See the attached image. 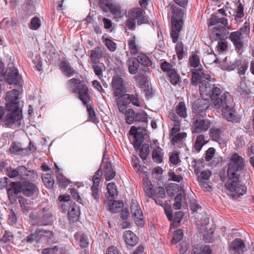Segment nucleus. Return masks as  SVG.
<instances>
[{"label": "nucleus", "instance_id": "obj_40", "mask_svg": "<svg viewBox=\"0 0 254 254\" xmlns=\"http://www.w3.org/2000/svg\"><path fill=\"white\" fill-rule=\"evenodd\" d=\"M172 84L175 85L180 81V76L175 70H170L167 74Z\"/></svg>", "mask_w": 254, "mask_h": 254}, {"label": "nucleus", "instance_id": "obj_43", "mask_svg": "<svg viewBox=\"0 0 254 254\" xmlns=\"http://www.w3.org/2000/svg\"><path fill=\"white\" fill-rule=\"evenodd\" d=\"M221 131L219 128H212L209 131V135L213 140L219 142L221 140Z\"/></svg>", "mask_w": 254, "mask_h": 254}, {"label": "nucleus", "instance_id": "obj_22", "mask_svg": "<svg viewBox=\"0 0 254 254\" xmlns=\"http://www.w3.org/2000/svg\"><path fill=\"white\" fill-rule=\"evenodd\" d=\"M60 67L65 75L70 77L76 73V71L70 66L69 63L67 61H62L60 64Z\"/></svg>", "mask_w": 254, "mask_h": 254}, {"label": "nucleus", "instance_id": "obj_29", "mask_svg": "<svg viewBox=\"0 0 254 254\" xmlns=\"http://www.w3.org/2000/svg\"><path fill=\"white\" fill-rule=\"evenodd\" d=\"M79 214L80 210L79 207L76 204H73L69 209L68 218L71 221H76L78 219Z\"/></svg>", "mask_w": 254, "mask_h": 254}, {"label": "nucleus", "instance_id": "obj_32", "mask_svg": "<svg viewBox=\"0 0 254 254\" xmlns=\"http://www.w3.org/2000/svg\"><path fill=\"white\" fill-rule=\"evenodd\" d=\"M166 196L165 189L163 187H158L153 189V191L150 196L152 199L161 198L162 199Z\"/></svg>", "mask_w": 254, "mask_h": 254}, {"label": "nucleus", "instance_id": "obj_19", "mask_svg": "<svg viewBox=\"0 0 254 254\" xmlns=\"http://www.w3.org/2000/svg\"><path fill=\"white\" fill-rule=\"evenodd\" d=\"M244 36L243 33L240 31H237L231 33L229 39L233 43L235 48L239 50L242 49L243 47V39Z\"/></svg>", "mask_w": 254, "mask_h": 254}, {"label": "nucleus", "instance_id": "obj_45", "mask_svg": "<svg viewBox=\"0 0 254 254\" xmlns=\"http://www.w3.org/2000/svg\"><path fill=\"white\" fill-rule=\"evenodd\" d=\"M126 116V120L127 124L130 125L135 121L136 113L133 109H129L124 113Z\"/></svg>", "mask_w": 254, "mask_h": 254}, {"label": "nucleus", "instance_id": "obj_36", "mask_svg": "<svg viewBox=\"0 0 254 254\" xmlns=\"http://www.w3.org/2000/svg\"><path fill=\"white\" fill-rule=\"evenodd\" d=\"M117 97V98L116 99V102L119 111L122 113L127 112V104H128L127 101L126 102L123 96Z\"/></svg>", "mask_w": 254, "mask_h": 254}, {"label": "nucleus", "instance_id": "obj_20", "mask_svg": "<svg viewBox=\"0 0 254 254\" xmlns=\"http://www.w3.org/2000/svg\"><path fill=\"white\" fill-rule=\"evenodd\" d=\"M182 20L172 19V32L171 36L173 43H176L178 40L180 32L181 30Z\"/></svg>", "mask_w": 254, "mask_h": 254}, {"label": "nucleus", "instance_id": "obj_8", "mask_svg": "<svg viewBox=\"0 0 254 254\" xmlns=\"http://www.w3.org/2000/svg\"><path fill=\"white\" fill-rule=\"evenodd\" d=\"M244 167L245 162L243 158L235 153L231 157L227 174L230 176L240 175L239 172L244 169Z\"/></svg>", "mask_w": 254, "mask_h": 254}, {"label": "nucleus", "instance_id": "obj_52", "mask_svg": "<svg viewBox=\"0 0 254 254\" xmlns=\"http://www.w3.org/2000/svg\"><path fill=\"white\" fill-rule=\"evenodd\" d=\"M139 150V156L143 159H146L149 152V146L147 144H143Z\"/></svg>", "mask_w": 254, "mask_h": 254}, {"label": "nucleus", "instance_id": "obj_41", "mask_svg": "<svg viewBox=\"0 0 254 254\" xmlns=\"http://www.w3.org/2000/svg\"><path fill=\"white\" fill-rule=\"evenodd\" d=\"M128 45L131 54L136 55L138 53L139 47L136 45L134 36H131L128 40Z\"/></svg>", "mask_w": 254, "mask_h": 254}, {"label": "nucleus", "instance_id": "obj_61", "mask_svg": "<svg viewBox=\"0 0 254 254\" xmlns=\"http://www.w3.org/2000/svg\"><path fill=\"white\" fill-rule=\"evenodd\" d=\"M27 168L23 166H21L17 168V179H21L24 180L25 175L27 173Z\"/></svg>", "mask_w": 254, "mask_h": 254}, {"label": "nucleus", "instance_id": "obj_57", "mask_svg": "<svg viewBox=\"0 0 254 254\" xmlns=\"http://www.w3.org/2000/svg\"><path fill=\"white\" fill-rule=\"evenodd\" d=\"M169 180L180 183L183 181V177L180 175L177 174L175 172H169L168 173Z\"/></svg>", "mask_w": 254, "mask_h": 254}, {"label": "nucleus", "instance_id": "obj_58", "mask_svg": "<svg viewBox=\"0 0 254 254\" xmlns=\"http://www.w3.org/2000/svg\"><path fill=\"white\" fill-rule=\"evenodd\" d=\"M190 65L193 67H197L200 64L199 57L196 54L190 56L189 59Z\"/></svg>", "mask_w": 254, "mask_h": 254}, {"label": "nucleus", "instance_id": "obj_26", "mask_svg": "<svg viewBox=\"0 0 254 254\" xmlns=\"http://www.w3.org/2000/svg\"><path fill=\"white\" fill-rule=\"evenodd\" d=\"M139 64L144 66L143 69L145 72L149 70L148 67L152 64V62L148 57L144 54H140L136 58Z\"/></svg>", "mask_w": 254, "mask_h": 254}, {"label": "nucleus", "instance_id": "obj_11", "mask_svg": "<svg viewBox=\"0 0 254 254\" xmlns=\"http://www.w3.org/2000/svg\"><path fill=\"white\" fill-rule=\"evenodd\" d=\"M39 189L36 185L27 181L22 183L17 182V194L18 192H22L23 195L31 197L37 194Z\"/></svg>", "mask_w": 254, "mask_h": 254}, {"label": "nucleus", "instance_id": "obj_2", "mask_svg": "<svg viewBox=\"0 0 254 254\" xmlns=\"http://www.w3.org/2000/svg\"><path fill=\"white\" fill-rule=\"evenodd\" d=\"M208 26H214L211 31V36L215 41L226 39L229 35L228 29H230L228 20L225 17H220L212 14L208 22Z\"/></svg>", "mask_w": 254, "mask_h": 254}, {"label": "nucleus", "instance_id": "obj_48", "mask_svg": "<svg viewBox=\"0 0 254 254\" xmlns=\"http://www.w3.org/2000/svg\"><path fill=\"white\" fill-rule=\"evenodd\" d=\"M40 234H41V239L47 240V242L49 243L53 242L54 240V234L51 231L43 230H40Z\"/></svg>", "mask_w": 254, "mask_h": 254}, {"label": "nucleus", "instance_id": "obj_62", "mask_svg": "<svg viewBox=\"0 0 254 254\" xmlns=\"http://www.w3.org/2000/svg\"><path fill=\"white\" fill-rule=\"evenodd\" d=\"M102 169L101 167L95 173V174L93 177V185L99 186L100 179L102 176Z\"/></svg>", "mask_w": 254, "mask_h": 254}, {"label": "nucleus", "instance_id": "obj_37", "mask_svg": "<svg viewBox=\"0 0 254 254\" xmlns=\"http://www.w3.org/2000/svg\"><path fill=\"white\" fill-rule=\"evenodd\" d=\"M57 182L60 187L65 188L68 185L69 181L61 172L57 173Z\"/></svg>", "mask_w": 254, "mask_h": 254}, {"label": "nucleus", "instance_id": "obj_55", "mask_svg": "<svg viewBox=\"0 0 254 254\" xmlns=\"http://www.w3.org/2000/svg\"><path fill=\"white\" fill-rule=\"evenodd\" d=\"M183 231L182 229H179L175 231L174 233L173 238L172 240L173 244H176L181 241L183 238Z\"/></svg>", "mask_w": 254, "mask_h": 254}, {"label": "nucleus", "instance_id": "obj_6", "mask_svg": "<svg viewBox=\"0 0 254 254\" xmlns=\"http://www.w3.org/2000/svg\"><path fill=\"white\" fill-rule=\"evenodd\" d=\"M143 10L140 8H135L128 11V18L126 22V26L131 30L135 28L136 23L138 25L145 23V19L143 16Z\"/></svg>", "mask_w": 254, "mask_h": 254}, {"label": "nucleus", "instance_id": "obj_54", "mask_svg": "<svg viewBox=\"0 0 254 254\" xmlns=\"http://www.w3.org/2000/svg\"><path fill=\"white\" fill-rule=\"evenodd\" d=\"M175 49L179 60H181L184 57V45L182 42H177Z\"/></svg>", "mask_w": 254, "mask_h": 254}, {"label": "nucleus", "instance_id": "obj_15", "mask_svg": "<svg viewBox=\"0 0 254 254\" xmlns=\"http://www.w3.org/2000/svg\"><path fill=\"white\" fill-rule=\"evenodd\" d=\"M112 87L115 97L123 96L127 92L126 87L123 79L120 76H114L112 81Z\"/></svg>", "mask_w": 254, "mask_h": 254}, {"label": "nucleus", "instance_id": "obj_63", "mask_svg": "<svg viewBox=\"0 0 254 254\" xmlns=\"http://www.w3.org/2000/svg\"><path fill=\"white\" fill-rule=\"evenodd\" d=\"M24 180L34 181L37 178V174L34 170H27Z\"/></svg>", "mask_w": 254, "mask_h": 254}, {"label": "nucleus", "instance_id": "obj_16", "mask_svg": "<svg viewBox=\"0 0 254 254\" xmlns=\"http://www.w3.org/2000/svg\"><path fill=\"white\" fill-rule=\"evenodd\" d=\"M129 133L134 138L133 147L135 149H138L142 143L144 134L145 129H142L140 127H132L130 129Z\"/></svg>", "mask_w": 254, "mask_h": 254}, {"label": "nucleus", "instance_id": "obj_64", "mask_svg": "<svg viewBox=\"0 0 254 254\" xmlns=\"http://www.w3.org/2000/svg\"><path fill=\"white\" fill-rule=\"evenodd\" d=\"M107 48L112 52L115 51L117 49L116 44L110 39L106 38L104 42Z\"/></svg>", "mask_w": 254, "mask_h": 254}, {"label": "nucleus", "instance_id": "obj_53", "mask_svg": "<svg viewBox=\"0 0 254 254\" xmlns=\"http://www.w3.org/2000/svg\"><path fill=\"white\" fill-rule=\"evenodd\" d=\"M13 239V235L12 233L9 231H5V233L0 239V244L2 243H10Z\"/></svg>", "mask_w": 254, "mask_h": 254}, {"label": "nucleus", "instance_id": "obj_28", "mask_svg": "<svg viewBox=\"0 0 254 254\" xmlns=\"http://www.w3.org/2000/svg\"><path fill=\"white\" fill-rule=\"evenodd\" d=\"M123 206L122 201L111 200L109 204V209L112 213H118L122 210Z\"/></svg>", "mask_w": 254, "mask_h": 254}, {"label": "nucleus", "instance_id": "obj_39", "mask_svg": "<svg viewBox=\"0 0 254 254\" xmlns=\"http://www.w3.org/2000/svg\"><path fill=\"white\" fill-rule=\"evenodd\" d=\"M187 108L183 102H180L176 107V112L181 118H185L187 116Z\"/></svg>", "mask_w": 254, "mask_h": 254}, {"label": "nucleus", "instance_id": "obj_56", "mask_svg": "<svg viewBox=\"0 0 254 254\" xmlns=\"http://www.w3.org/2000/svg\"><path fill=\"white\" fill-rule=\"evenodd\" d=\"M41 25V21L40 18L37 16H35L32 18L29 28L33 30H37Z\"/></svg>", "mask_w": 254, "mask_h": 254}, {"label": "nucleus", "instance_id": "obj_10", "mask_svg": "<svg viewBox=\"0 0 254 254\" xmlns=\"http://www.w3.org/2000/svg\"><path fill=\"white\" fill-rule=\"evenodd\" d=\"M24 86V83L22 77L19 74L17 69V127L20 126V121L23 118L21 106H23V102L19 100L21 98L19 96L23 93Z\"/></svg>", "mask_w": 254, "mask_h": 254}, {"label": "nucleus", "instance_id": "obj_5", "mask_svg": "<svg viewBox=\"0 0 254 254\" xmlns=\"http://www.w3.org/2000/svg\"><path fill=\"white\" fill-rule=\"evenodd\" d=\"M192 132L200 133L207 131L211 125V121L202 114H197L192 115Z\"/></svg>", "mask_w": 254, "mask_h": 254}, {"label": "nucleus", "instance_id": "obj_12", "mask_svg": "<svg viewBox=\"0 0 254 254\" xmlns=\"http://www.w3.org/2000/svg\"><path fill=\"white\" fill-rule=\"evenodd\" d=\"M99 4L104 12L109 11L116 17L120 16L121 7L113 0H99Z\"/></svg>", "mask_w": 254, "mask_h": 254}, {"label": "nucleus", "instance_id": "obj_3", "mask_svg": "<svg viewBox=\"0 0 254 254\" xmlns=\"http://www.w3.org/2000/svg\"><path fill=\"white\" fill-rule=\"evenodd\" d=\"M8 178L4 177L0 179V190L6 188L7 194L10 203L8 206L9 219L13 224H16V182H10L8 185Z\"/></svg>", "mask_w": 254, "mask_h": 254}, {"label": "nucleus", "instance_id": "obj_47", "mask_svg": "<svg viewBox=\"0 0 254 254\" xmlns=\"http://www.w3.org/2000/svg\"><path fill=\"white\" fill-rule=\"evenodd\" d=\"M107 189L110 196L112 198H115L118 195V191L115 183H110L108 184Z\"/></svg>", "mask_w": 254, "mask_h": 254}, {"label": "nucleus", "instance_id": "obj_42", "mask_svg": "<svg viewBox=\"0 0 254 254\" xmlns=\"http://www.w3.org/2000/svg\"><path fill=\"white\" fill-rule=\"evenodd\" d=\"M53 222L52 215L50 213H45L43 215L42 218L37 222L38 225H51Z\"/></svg>", "mask_w": 254, "mask_h": 254}, {"label": "nucleus", "instance_id": "obj_33", "mask_svg": "<svg viewBox=\"0 0 254 254\" xmlns=\"http://www.w3.org/2000/svg\"><path fill=\"white\" fill-rule=\"evenodd\" d=\"M8 112L4 120L5 125H10L13 124L16 121V110H7Z\"/></svg>", "mask_w": 254, "mask_h": 254}, {"label": "nucleus", "instance_id": "obj_38", "mask_svg": "<svg viewBox=\"0 0 254 254\" xmlns=\"http://www.w3.org/2000/svg\"><path fill=\"white\" fill-rule=\"evenodd\" d=\"M138 96V95L136 93L132 94H127L125 95L124 97L129 101V102H127L128 104L131 103L134 106L140 107Z\"/></svg>", "mask_w": 254, "mask_h": 254}, {"label": "nucleus", "instance_id": "obj_46", "mask_svg": "<svg viewBox=\"0 0 254 254\" xmlns=\"http://www.w3.org/2000/svg\"><path fill=\"white\" fill-rule=\"evenodd\" d=\"M92 67L95 73V74L100 79H102L103 76V67L104 65L103 64H92Z\"/></svg>", "mask_w": 254, "mask_h": 254}, {"label": "nucleus", "instance_id": "obj_25", "mask_svg": "<svg viewBox=\"0 0 254 254\" xmlns=\"http://www.w3.org/2000/svg\"><path fill=\"white\" fill-rule=\"evenodd\" d=\"M124 238L127 244L130 246H134L137 243V237L131 231H126L124 233Z\"/></svg>", "mask_w": 254, "mask_h": 254}, {"label": "nucleus", "instance_id": "obj_23", "mask_svg": "<svg viewBox=\"0 0 254 254\" xmlns=\"http://www.w3.org/2000/svg\"><path fill=\"white\" fill-rule=\"evenodd\" d=\"M193 254H211L212 250L209 245L195 244L193 246Z\"/></svg>", "mask_w": 254, "mask_h": 254}, {"label": "nucleus", "instance_id": "obj_49", "mask_svg": "<svg viewBox=\"0 0 254 254\" xmlns=\"http://www.w3.org/2000/svg\"><path fill=\"white\" fill-rule=\"evenodd\" d=\"M148 115L144 111L136 113L135 121L147 123Z\"/></svg>", "mask_w": 254, "mask_h": 254}, {"label": "nucleus", "instance_id": "obj_7", "mask_svg": "<svg viewBox=\"0 0 254 254\" xmlns=\"http://www.w3.org/2000/svg\"><path fill=\"white\" fill-rule=\"evenodd\" d=\"M240 175L230 176L227 174L228 181L225 185L227 190L240 196L243 195L247 191L246 186L240 184Z\"/></svg>", "mask_w": 254, "mask_h": 254}, {"label": "nucleus", "instance_id": "obj_17", "mask_svg": "<svg viewBox=\"0 0 254 254\" xmlns=\"http://www.w3.org/2000/svg\"><path fill=\"white\" fill-rule=\"evenodd\" d=\"M130 211L135 224L138 226H142L144 224L142 212L138 203L134 200L131 201Z\"/></svg>", "mask_w": 254, "mask_h": 254}, {"label": "nucleus", "instance_id": "obj_18", "mask_svg": "<svg viewBox=\"0 0 254 254\" xmlns=\"http://www.w3.org/2000/svg\"><path fill=\"white\" fill-rule=\"evenodd\" d=\"M4 99L6 101L7 110H16V89L6 92Z\"/></svg>", "mask_w": 254, "mask_h": 254}, {"label": "nucleus", "instance_id": "obj_4", "mask_svg": "<svg viewBox=\"0 0 254 254\" xmlns=\"http://www.w3.org/2000/svg\"><path fill=\"white\" fill-rule=\"evenodd\" d=\"M68 87L72 93L77 95V97L86 105L90 100L87 86L78 78H72L68 80Z\"/></svg>", "mask_w": 254, "mask_h": 254}, {"label": "nucleus", "instance_id": "obj_50", "mask_svg": "<svg viewBox=\"0 0 254 254\" xmlns=\"http://www.w3.org/2000/svg\"><path fill=\"white\" fill-rule=\"evenodd\" d=\"M173 16L172 19H178L182 20V18L183 17L184 12L182 9L174 6L172 9Z\"/></svg>", "mask_w": 254, "mask_h": 254}, {"label": "nucleus", "instance_id": "obj_9", "mask_svg": "<svg viewBox=\"0 0 254 254\" xmlns=\"http://www.w3.org/2000/svg\"><path fill=\"white\" fill-rule=\"evenodd\" d=\"M192 77L191 79V84L193 85H197L199 84V92H200V87L202 84H206V87H211L212 89L216 87L214 84H210L207 81L211 79V76L201 71H198L196 69H193L191 71Z\"/></svg>", "mask_w": 254, "mask_h": 254}, {"label": "nucleus", "instance_id": "obj_14", "mask_svg": "<svg viewBox=\"0 0 254 254\" xmlns=\"http://www.w3.org/2000/svg\"><path fill=\"white\" fill-rule=\"evenodd\" d=\"M195 100L192 105V115L202 113L206 111L210 106V101L207 97Z\"/></svg>", "mask_w": 254, "mask_h": 254}, {"label": "nucleus", "instance_id": "obj_13", "mask_svg": "<svg viewBox=\"0 0 254 254\" xmlns=\"http://www.w3.org/2000/svg\"><path fill=\"white\" fill-rule=\"evenodd\" d=\"M8 63L7 68L3 74L5 80L9 84L16 83V67H15L14 58L11 56L7 57Z\"/></svg>", "mask_w": 254, "mask_h": 254}, {"label": "nucleus", "instance_id": "obj_24", "mask_svg": "<svg viewBox=\"0 0 254 254\" xmlns=\"http://www.w3.org/2000/svg\"><path fill=\"white\" fill-rule=\"evenodd\" d=\"M103 165L105 169V178L106 181H109L115 177L116 175L115 172L113 169L111 162L107 161Z\"/></svg>", "mask_w": 254, "mask_h": 254}, {"label": "nucleus", "instance_id": "obj_31", "mask_svg": "<svg viewBox=\"0 0 254 254\" xmlns=\"http://www.w3.org/2000/svg\"><path fill=\"white\" fill-rule=\"evenodd\" d=\"M128 71L130 74H135L139 66L136 58H131L128 62Z\"/></svg>", "mask_w": 254, "mask_h": 254}, {"label": "nucleus", "instance_id": "obj_59", "mask_svg": "<svg viewBox=\"0 0 254 254\" xmlns=\"http://www.w3.org/2000/svg\"><path fill=\"white\" fill-rule=\"evenodd\" d=\"M97 186L93 185L91 188V195L96 202H99L100 193Z\"/></svg>", "mask_w": 254, "mask_h": 254}, {"label": "nucleus", "instance_id": "obj_27", "mask_svg": "<svg viewBox=\"0 0 254 254\" xmlns=\"http://www.w3.org/2000/svg\"><path fill=\"white\" fill-rule=\"evenodd\" d=\"M102 57V48L97 47L94 50H92L91 52V64H99V60Z\"/></svg>", "mask_w": 254, "mask_h": 254}, {"label": "nucleus", "instance_id": "obj_21", "mask_svg": "<svg viewBox=\"0 0 254 254\" xmlns=\"http://www.w3.org/2000/svg\"><path fill=\"white\" fill-rule=\"evenodd\" d=\"M245 244L243 240L236 238L230 246V249L234 251V254H240L244 252Z\"/></svg>", "mask_w": 254, "mask_h": 254}, {"label": "nucleus", "instance_id": "obj_51", "mask_svg": "<svg viewBox=\"0 0 254 254\" xmlns=\"http://www.w3.org/2000/svg\"><path fill=\"white\" fill-rule=\"evenodd\" d=\"M41 234L40 230L36 231L35 233L31 234L27 237V242L28 243H32L33 241L37 242H40L41 240Z\"/></svg>", "mask_w": 254, "mask_h": 254}, {"label": "nucleus", "instance_id": "obj_1", "mask_svg": "<svg viewBox=\"0 0 254 254\" xmlns=\"http://www.w3.org/2000/svg\"><path fill=\"white\" fill-rule=\"evenodd\" d=\"M206 84H202L200 87V95L202 97H207L211 99L212 106L220 110L224 118L229 121L238 123L241 117L238 115L234 108L229 105L227 95L223 93L219 88L216 87L212 89L206 87Z\"/></svg>", "mask_w": 254, "mask_h": 254}, {"label": "nucleus", "instance_id": "obj_60", "mask_svg": "<svg viewBox=\"0 0 254 254\" xmlns=\"http://www.w3.org/2000/svg\"><path fill=\"white\" fill-rule=\"evenodd\" d=\"M187 135L185 132L176 133V134L170 135L172 141L175 143L182 140Z\"/></svg>", "mask_w": 254, "mask_h": 254}, {"label": "nucleus", "instance_id": "obj_34", "mask_svg": "<svg viewBox=\"0 0 254 254\" xmlns=\"http://www.w3.org/2000/svg\"><path fill=\"white\" fill-rule=\"evenodd\" d=\"M42 179L43 183L47 188H52L53 187L55 182L51 174L49 173L44 174L42 175Z\"/></svg>", "mask_w": 254, "mask_h": 254}, {"label": "nucleus", "instance_id": "obj_44", "mask_svg": "<svg viewBox=\"0 0 254 254\" xmlns=\"http://www.w3.org/2000/svg\"><path fill=\"white\" fill-rule=\"evenodd\" d=\"M206 143L204 139L203 135L200 134L197 136L196 140L194 143V148L197 151H199L202 147Z\"/></svg>", "mask_w": 254, "mask_h": 254}, {"label": "nucleus", "instance_id": "obj_30", "mask_svg": "<svg viewBox=\"0 0 254 254\" xmlns=\"http://www.w3.org/2000/svg\"><path fill=\"white\" fill-rule=\"evenodd\" d=\"M163 155L162 149L159 147L154 149L152 152V159L157 163H162Z\"/></svg>", "mask_w": 254, "mask_h": 254}, {"label": "nucleus", "instance_id": "obj_35", "mask_svg": "<svg viewBox=\"0 0 254 254\" xmlns=\"http://www.w3.org/2000/svg\"><path fill=\"white\" fill-rule=\"evenodd\" d=\"M74 237L76 240L79 241L81 247L85 248L88 246L89 244L88 239L86 235L76 233L74 234Z\"/></svg>", "mask_w": 254, "mask_h": 254}]
</instances>
